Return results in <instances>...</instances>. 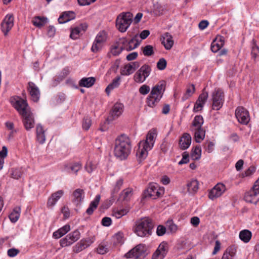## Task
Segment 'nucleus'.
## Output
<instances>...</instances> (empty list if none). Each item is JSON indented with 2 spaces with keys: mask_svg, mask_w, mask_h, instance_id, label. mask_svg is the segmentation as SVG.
Segmentation results:
<instances>
[{
  "mask_svg": "<svg viewBox=\"0 0 259 259\" xmlns=\"http://www.w3.org/2000/svg\"><path fill=\"white\" fill-rule=\"evenodd\" d=\"M226 190V188L225 185L222 183H218L210 190L208 197L210 199L213 200L221 196Z\"/></svg>",
  "mask_w": 259,
  "mask_h": 259,
  "instance_id": "obj_15",
  "label": "nucleus"
},
{
  "mask_svg": "<svg viewBox=\"0 0 259 259\" xmlns=\"http://www.w3.org/2000/svg\"><path fill=\"white\" fill-rule=\"evenodd\" d=\"M19 252L20 250L15 248L9 249L7 251L8 256L11 257L16 256Z\"/></svg>",
  "mask_w": 259,
  "mask_h": 259,
  "instance_id": "obj_56",
  "label": "nucleus"
},
{
  "mask_svg": "<svg viewBox=\"0 0 259 259\" xmlns=\"http://www.w3.org/2000/svg\"><path fill=\"white\" fill-rule=\"evenodd\" d=\"M40 97V92L38 89L33 85V102H37Z\"/></svg>",
  "mask_w": 259,
  "mask_h": 259,
  "instance_id": "obj_57",
  "label": "nucleus"
},
{
  "mask_svg": "<svg viewBox=\"0 0 259 259\" xmlns=\"http://www.w3.org/2000/svg\"><path fill=\"white\" fill-rule=\"evenodd\" d=\"M84 196L85 193L83 189H76L72 194V201L76 205H79L83 201Z\"/></svg>",
  "mask_w": 259,
  "mask_h": 259,
  "instance_id": "obj_18",
  "label": "nucleus"
},
{
  "mask_svg": "<svg viewBox=\"0 0 259 259\" xmlns=\"http://www.w3.org/2000/svg\"><path fill=\"white\" fill-rule=\"evenodd\" d=\"M166 232V228L162 225H159L157 228L156 233L159 236L163 235Z\"/></svg>",
  "mask_w": 259,
  "mask_h": 259,
  "instance_id": "obj_59",
  "label": "nucleus"
},
{
  "mask_svg": "<svg viewBox=\"0 0 259 259\" xmlns=\"http://www.w3.org/2000/svg\"><path fill=\"white\" fill-rule=\"evenodd\" d=\"M150 87L144 84L142 85L139 90V93L143 95H147L150 92Z\"/></svg>",
  "mask_w": 259,
  "mask_h": 259,
  "instance_id": "obj_55",
  "label": "nucleus"
},
{
  "mask_svg": "<svg viewBox=\"0 0 259 259\" xmlns=\"http://www.w3.org/2000/svg\"><path fill=\"white\" fill-rule=\"evenodd\" d=\"M135 39L134 38H133L128 41L124 50L129 51L136 48L139 45V44L137 42L135 43Z\"/></svg>",
  "mask_w": 259,
  "mask_h": 259,
  "instance_id": "obj_46",
  "label": "nucleus"
},
{
  "mask_svg": "<svg viewBox=\"0 0 259 259\" xmlns=\"http://www.w3.org/2000/svg\"><path fill=\"white\" fill-rule=\"evenodd\" d=\"M168 251V244L163 242L160 243L153 253L152 259H163Z\"/></svg>",
  "mask_w": 259,
  "mask_h": 259,
  "instance_id": "obj_16",
  "label": "nucleus"
},
{
  "mask_svg": "<svg viewBox=\"0 0 259 259\" xmlns=\"http://www.w3.org/2000/svg\"><path fill=\"white\" fill-rule=\"evenodd\" d=\"M201 148L199 146H196L192 149L191 157L193 160H198L201 157Z\"/></svg>",
  "mask_w": 259,
  "mask_h": 259,
  "instance_id": "obj_41",
  "label": "nucleus"
},
{
  "mask_svg": "<svg viewBox=\"0 0 259 259\" xmlns=\"http://www.w3.org/2000/svg\"><path fill=\"white\" fill-rule=\"evenodd\" d=\"M214 144L212 142L207 141L205 143L204 149L208 153H211L214 149Z\"/></svg>",
  "mask_w": 259,
  "mask_h": 259,
  "instance_id": "obj_51",
  "label": "nucleus"
},
{
  "mask_svg": "<svg viewBox=\"0 0 259 259\" xmlns=\"http://www.w3.org/2000/svg\"><path fill=\"white\" fill-rule=\"evenodd\" d=\"M235 116L238 122L243 124H247L250 120L248 111L242 106H239L236 109Z\"/></svg>",
  "mask_w": 259,
  "mask_h": 259,
  "instance_id": "obj_14",
  "label": "nucleus"
},
{
  "mask_svg": "<svg viewBox=\"0 0 259 259\" xmlns=\"http://www.w3.org/2000/svg\"><path fill=\"white\" fill-rule=\"evenodd\" d=\"M147 254L148 252H147L146 246L144 244H140L125 254L124 256L127 258L144 259Z\"/></svg>",
  "mask_w": 259,
  "mask_h": 259,
  "instance_id": "obj_8",
  "label": "nucleus"
},
{
  "mask_svg": "<svg viewBox=\"0 0 259 259\" xmlns=\"http://www.w3.org/2000/svg\"><path fill=\"white\" fill-rule=\"evenodd\" d=\"M163 11V8L162 6H161L158 3H156L154 4L153 6V13L156 15H160L162 14Z\"/></svg>",
  "mask_w": 259,
  "mask_h": 259,
  "instance_id": "obj_48",
  "label": "nucleus"
},
{
  "mask_svg": "<svg viewBox=\"0 0 259 259\" xmlns=\"http://www.w3.org/2000/svg\"><path fill=\"white\" fill-rule=\"evenodd\" d=\"M166 61L164 58H161L157 63V67L158 69L162 70L164 69L166 67Z\"/></svg>",
  "mask_w": 259,
  "mask_h": 259,
  "instance_id": "obj_52",
  "label": "nucleus"
},
{
  "mask_svg": "<svg viewBox=\"0 0 259 259\" xmlns=\"http://www.w3.org/2000/svg\"><path fill=\"white\" fill-rule=\"evenodd\" d=\"M156 137V130L152 129L147 134L146 139L139 142L136 153L139 162H141L147 157L148 151L153 147Z\"/></svg>",
  "mask_w": 259,
  "mask_h": 259,
  "instance_id": "obj_2",
  "label": "nucleus"
},
{
  "mask_svg": "<svg viewBox=\"0 0 259 259\" xmlns=\"http://www.w3.org/2000/svg\"><path fill=\"white\" fill-rule=\"evenodd\" d=\"M73 243H74L70 240L68 235H66L64 238L60 240V244L62 247L70 246Z\"/></svg>",
  "mask_w": 259,
  "mask_h": 259,
  "instance_id": "obj_44",
  "label": "nucleus"
},
{
  "mask_svg": "<svg viewBox=\"0 0 259 259\" xmlns=\"http://www.w3.org/2000/svg\"><path fill=\"white\" fill-rule=\"evenodd\" d=\"M107 39L106 33L104 31L99 32L91 48V51L94 53H97L102 48Z\"/></svg>",
  "mask_w": 259,
  "mask_h": 259,
  "instance_id": "obj_12",
  "label": "nucleus"
},
{
  "mask_svg": "<svg viewBox=\"0 0 259 259\" xmlns=\"http://www.w3.org/2000/svg\"><path fill=\"white\" fill-rule=\"evenodd\" d=\"M164 190L163 188H161L156 183H150L148 188L145 192V197H149L156 199L162 196Z\"/></svg>",
  "mask_w": 259,
  "mask_h": 259,
  "instance_id": "obj_11",
  "label": "nucleus"
},
{
  "mask_svg": "<svg viewBox=\"0 0 259 259\" xmlns=\"http://www.w3.org/2000/svg\"><path fill=\"white\" fill-rule=\"evenodd\" d=\"M162 44L166 50H170L174 45L172 36L169 33H165L162 37Z\"/></svg>",
  "mask_w": 259,
  "mask_h": 259,
  "instance_id": "obj_25",
  "label": "nucleus"
},
{
  "mask_svg": "<svg viewBox=\"0 0 259 259\" xmlns=\"http://www.w3.org/2000/svg\"><path fill=\"white\" fill-rule=\"evenodd\" d=\"M166 226L167 230L171 233H176L178 230V226L174 223L171 220H168L166 223Z\"/></svg>",
  "mask_w": 259,
  "mask_h": 259,
  "instance_id": "obj_42",
  "label": "nucleus"
},
{
  "mask_svg": "<svg viewBox=\"0 0 259 259\" xmlns=\"http://www.w3.org/2000/svg\"><path fill=\"white\" fill-rule=\"evenodd\" d=\"M20 208L19 207H15L13 211L10 214L9 218L13 223L16 222L20 217Z\"/></svg>",
  "mask_w": 259,
  "mask_h": 259,
  "instance_id": "obj_40",
  "label": "nucleus"
},
{
  "mask_svg": "<svg viewBox=\"0 0 259 259\" xmlns=\"http://www.w3.org/2000/svg\"><path fill=\"white\" fill-rule=\"evenodd\" d=\"M10 102L14 108L22 116L25 128L30 131L32 128V114L26 100L19 96L11 98Z\"/></svg>",
  "mask_w": 259,
  "mask_h": 259,
  "instance_id": "obj_1",
  "label": "nucleus"
},
{
  "mask_svg": "<svg viewBox=\"0 0 259 259\" xmlns=\"http://www.w3.org/2000/svg\"><path fill=\"white\" fill-rule=\"evenodd\" d=\"M45 130L42 126L39 124L36 127V141L39 144H43L46 141Z\"/></svg>",
  "mask_w": 259,
  "mask_h": 259,
  "instance_id": "obj_24",
  "label": "nucleus"
},
{
  "mask_svg": "<svg viewBox=\"0 0 259 259\" xmlns=\"http://www.w3.org/2000/svg\"><path fill=\"white\" fill-rule=\"evenodd\" d=\"M255 169L256 168L254 166H250L244 172L242 173V177H249L252 175L255 172Z\"/></svg>",
  "mask_w": 259,
  "mask_h": 259,
  "instance_id": "obj_54",
  "label": "nucleus"
},
{
  "mask_svg": "<svg viewBox=\"0 0 259 259\" xmlns=\"http://www.w3.org/2000/svg\"><path fill=\"white\" fill-rule=\"evenodd\" d=\"M80 33V27H76L72 28L71 30V33L70 37L73 39H76L79 37Z\"/></svg>",
  "mask_w": 259,
  "mask_h": 259,
  "instance_id": "obj_47",
  "label": "nucleus"
},
{
  "mask_svg": "<svg viewBox=\"0 0 259 259\" xmlns=\"http://www.w3.org/2000/svg\"><path fill=\"white\" fill-rule=\"evenodd\" d=\"M75 17V15L74 12L72 11L64 12L58 18V22L59 23H65L67 22Z\"/></svg>",
  "mask_w": 259,
  "mask_h": 259,
  "instance_id": "obj_26",
  "label": "nucleus"
},
{
  "mask_svg": "<svg viewBox=\"0 0 259 259\" xmlns=\"http://www.w3.org/2000/svg\"><path fill=\"white\" fill-rule=\"evenodd\" d=\"M128 207L124 208H114L112 209V215L116 219H120L122 217L126 215L129 211Z\"/></svg>",
  "mask_w": 259,
  "mask_h": 259,
  "instance_id": "obj_28",
  "label": "nucleus"
},
{
  "mask_svg": "<svg viewBox=\"0 0 259 259\" xmlns=\"http://www.w3.org/2000/svg\"><path fill=\"white\" fill-rule=\"evenodd\" d=\"M195 92V87L193 84H191L189 85L186 91V93L185 94L186 98H188L189 97L191 96Z\"/></svg>",
  "mask_w": 259,
  "mask_h": 259,
  "instance_id": "obj_58",
  "label": "nucleus"
},
{
  "mask_svg": "<svg viewBox=\"0 0 259 259\" xmlns=\"http://www.w3.org/2000/svg\"><path fill=\"white\" fill-rule=\"evenodd\" d=\"M93 242L90 238L81 239L79 242L76 243L73 247V251L75 253H78L85 249Z\"/></svg>",
  "mask_w": 259,
  "mask_h": 259,
  "instance_id": "obj_19",
  "label": "nucleus"
},
{
  "mask_svg": "<svg viewBox=\"0 0 259 259\" xmlns=\"http://www.w3.org/2000/svg\"><path fill=\"white\" fill-rule=\"evenodd\" d=\"M92 124V120L90 117H85L82 122V127L84 130H88Z\"/></svg>",
  "mask_w": 259,
  "mask_h": 259,
  "instance_id": "obj_49",
  "label": "nucleus"
},
{
  "mask_svg": "<svg viewBox=\"0 0 259 259\" xmlns=\"http://www.w3.org/2000/svg\"><path fill=\"white\" fill-rule=\"evenodd\" d=\"M139 66L140 63L137 61L131 62L124 66L121 71V74L122 75H129L134 73Z\"/></svg>",
  "mask_w": 259,
  "mask_h": 259,
  "instance_id": "obj_21",
  "label": "nucleus"
},
{
  "mask_svg": "<svg viewBox=\"0 0 259 259\" xmlns=\"http://www.w3.org/2000/svg\"><path fill=\"white\" fill-rule=\"evenodd\" d=\"M81 164L79 162H76L70 165L66 166V170L69 173L76 175L77 172L81 168Z\"/></svg>",
  "mask_w": 259,
  "mask_h": 259,
  "instance_id": "obj_36",
  "label": "nucleus"
},
{
  "mask_svg": "<svg viewBox=\"0 0 259 259\" xmlns=\"http://www.w3.org/2000/svg\"><path fill=\"white\" fill-rule=\"evenodd\" d=\"M131 145L129 138L125 135L118 137L114 144V155L120 160L126 159L131 152Z\"/></svg>",
  "mask_w": 259,
  "mask_h": 259,
  "instance_id": "obj_3",
  "label": "nucleus"
},
{
  "mask_svg": "<svg viewBox=\"0 0 259 259\" xmlns=\"http://www.w3.org/2000/svg\"><path fill=\"white\" fill-rule=\"evenodd\" d=\"M191 143V137L187 133H185L179 141L181 149L185 150L189 147Z\"/></svg>",
  "mask_w": 259,
  "mask_h": 259,
  "instance_id": "obj_23",
  "label": "nucleus"
},
{
  "mask_svg": "<svg viewBox=\"0 0 259 259\" xmlns=\"http://www.w3.org/2000/svg\"><path fill=\"white\" fill-rule=\"evenodd\" d=\"M153 227L151 219L145 217L136 221L134 231L139 237H148L151 234Z\"/></svg>",
  "mask_w": 259,
  "mask_h": 259,
  "instance_id": "obj_4",
  "label": "nucleus"
},
{
  "mask_svg": "<svg viewBox=\"0 0 259 259\" xmlns=\"http://www.w3.org/2000/svg\"><path fill=\"white\" fill-rule=\"evenodd\" d=\"M252 236L251 232L248 230H243L240 232L239 238L244 242H248Z\"/></svg>",
  "mask_w": 259,
  "mask_h": 259,
  "instance_id": "obj_37",
  "label": "nucleus"
},
{
  "mask_svg": "<svg viewBox=\"0 0 259 259\" xmlns=\"http://www.w3.org/2000/svg\"><path fill=\"white\" fill-rule=\"evenodd\" d=\"M14 25V17L12 14H8L1 24V28L5 35H7L9 31Z\"/></svg>",
  "mask_w": 259,
  "mask_h": 259,
  "instance_id": "obj_17",
  "label": "nucleus"
},
{
  "mask_svg": "<svg viewBox=\"0 0 259 259\" xmlns=\"http://www.w3.org/2000/svg\"><path fill=\"white\" fill-rule=\"evenodd\" d=\"M67 235L73 243L77 241L80 237V233L78 230H75L73 232L68 234Z\"/></svg>",
  "mask_w": 259,
  "mask_h": 259,
  "instance_id": "obj_43",
  "label": "nucleus"
},
{
  "mask_svg": "<svg viewBox=\"0 0 259 259\" xmlns=\"http://www.w3.org/2000/svg\"><path fill=\"white\" fill-rule=\"evenodd\" d=\"M208 95L207 92H204L203 91V92L199 96L198 99L195 104L193 108V111L194 112H198L202 110L204 103L208 98Z\"/></svg>",
  "mask_w": 259,
  "mask_h": 259,
  "instance_id": "obj_20",
  "label": "nucleus"
},
{
  "mask_svg": "<svg viewBox=\"0 0 259 259\" xmlns=\"http://www.w3.org/2000/svg\"><path fill=\"white\" fill-rule=\"evenodd\" d=\"M96 166L91 161L87 162L85 168L88 172H91L95 169Z\"/></svg>",
  "mask_w": 259,
  "mask_h": 259,
  "instance_id": "obj_62",
  "label": "nucleus"
},
{
  "mask_svg": "<svg viewBox=\"0 0 259 259\" xmlns=\"http://www.w3.org/2000/svg\"><path fill=\"white\" fill-rule=\"evenodd\" d=\"M165 90V82L161 80L153 87L150 94L147 98V104L149 107H154L162 97Z\"/></svg>",
  "mask_w": 259,
  "mask_h": 259,
  "instance_id": "obj_5",
  "label": "nucleus"
},
{
  "mask_svg": "<svg viewBox=\"0 0 259 259\" xmlns=\"http://www.w3.org/2000/svg\"><path fill=\"white\" fill-rule=\"evenodd\" d=\"M142 51L145 56H150L154 54L153 47L151 45H147L142 48Z\"/></svg>",
  "mask_w": 259,
  "mask_h": 259,
  "instance_id": "obj_45",
  "label": "nucleus"
},
{
  "mask_svg": "<svg viewBox=\"0 0 259 259\" xmlns=\"http://www.w3.org/2000/svg\"><path fill=\"white\" fill-rule=\"evenodd\" d=\"M189 161V154L187 152H184L182 154V158L179 162V165L187 163Z\"/></svg>",
  "mask_w": 259,
  "mask_h": 259,
  "instance_id": "obj_53",
  "label": "nucleus"
},
{
  "mask_svg": "<svg viewBox=\"0 0 259 259\" xmlns=\"http://www.w3.org/2000/svg\"><path fill=\"white\" fill-rule=\"evenodd\" d=\"M151 71V67L148 65H143L134 74V81L140 83L144 82L150 75Z\"/></svg>",
  "mask_w": 259,
  "mask_h": 259,
  "instance_id": "obj_10",
  "label": "nucleus"
},
{
  "mask_svg": "<svg viewBox=\"0 0 259 259\" xmlns=\"http://www.w3.org/2000/svg\"><path fill=\"white\" fill-rule=\"evenodd\" d=\"M123 50V48L120 46H118L116 44H115L111 50V54L114 56H117L119 55L121 52Z\"/></svg>",
  "mask_w": 259,
  "mask_h": 259,
  "instance_id": "obj_50",
  "label": "nucleus"
},
{
  "mask_svg": "<svg viewBox=\"0 0 259 259\" xmlns=\"http://www.w3.org/2000/svg\"><path fill=\"white\" fill-rule=\"evenodd\" d=\"M187 191L191 194H194L197 192L199 188V183L196 180H192L187 184Z\"/></svg>",
  "mask_w": 259,
  "mask_h": 259,
  "instance_id": "obj_30",
  "label": "nucleus"
},
{
  "mask_svg": "<svg viewBox=\"0 0 259 259\" xmlns=\"http://www.w3.org/2000/svg\"><path fill=\"white\" fill-rule=\"evenodd\" d=\"M224 44V38L222 37H217L215 40H214L211 45V50L214 52L216 53L218 52L222 47H223Z\"/></svg>",
  "mask_w": 259,
  "mask_h": 259,
  "instance_id": "obj_27",
  "label": "nucleus"
},
{
  "mask_svg": "<svg viewBox=\"0 0 259 259\" xmlns=\"http://www.w3.org/2000/svg\"><path fill=\"white\" fill-rule=\"evenodd\" d=\"M133 196V190L131 188H127L123 190L120 194V198L125 201L130 200Z\"/></svg>",
  "mask_w": 259,
  "mask_h": 259,
  "instance_id": "obj_38",
  "label": "nucleus"
},
{
  "mask_svg": "<svg viewBox=\"0 0 259 259\" xmlns=\"http://www.w3.org/2000/svg\"><path fill=\"white\" fill-rule=\"evenodd\" d=\"M48 22V19L44 17L36 16L33 18V25L40 28Z\"/></svg>",
  "mask_w": 259,
  "mask_h": 259,
  "instance_id": "obj_39",
  "label": "nucleus"
},
{
  "mask_svg": "<svg viewBox=\"0 0 259 259\" xmlns=\"http://www.w3.org/2000/svg\"><path fill=\"white\" fill-rule=\"evenodd\" d=\"M100 198V195H97L95 199L91 202L89 208L86 210L87 214L91 215L93 213L94 211L97 208L99 204Z\"/></svg>",
  "mask_w": 259,
  "mask_h": 259,
  "instance_id": "obj_32",
  "label": "nucleus"
},
{
  "mask_svg": "<svg viewBox=\"0 0 259 259\" xmlns=\"http://www.w3.org/2000/svg\"><path fill=\"white\" fill-rule=\"evenodd\" d=\"M64 194V191L62 190H58L52 194L47 202L48 207L52 208Z\"/></svg>",
  "mask_w": 259,
  "mask_h": 259,
  "instance_id": "obj_22",
  "label": "nucleus"
},
{
  "mask_svg": "<svg viewBox=\"0 0 259 259\" xmlns=\"http://www.w3.org/2000/svg\"><path fill=\"white\" fill-rule=\"evenodd\" d=\"M236 253V250L234 247H229L225 251L222 259H233Z\"/></svg>",
  "mask_w": 259,
  "mask_h": 259,
  "instance_id": "obj_35",
  "label": "nucleus"
},
{
  "mask_svg": "<svg viewBox=\"0 0 259 259\" xmlns=\"http://www.w3.org/2000/svg\"><path fill=\"white\" fill-rule=\"evenodd\" d=\"M128 41L125 38H121L119 39L116 44L118 46H120V47H122V48H123V50H124L128 43Z\"/></svg>",
  "mask_w": 259,
  "mask_h": 259,
  "instance_id": "obj_61",
  "label": "nucleus"
},
{
  "mask_svg": "<svg viewBox=\"0 0 259 259\" xmlns=\"http://www.w3.org/2000/svg\"><path fill=\"white\" fill-rule=\"evenodd\" d=\"M112 220L109 217H104L102 220V224L104 226L109 227L111 225Z\"/></svg>",
  "mask_w": 259,
  "mask_h": 259,
  "instance_id": "obj_63",
  "label": "nucleus"
},
{
  "mask_svg": "<svg viewBox=\"0 0 259 259\" xmlns=\"http://www.w3.org/2000/svg\"><path fill=\"white\" fill-rule=\"evenodd\" d=\"M121 78L120 76H117L115 78L106 88L105 91L108 95H109L111 91L114 89L117 88L120 84Z\"/></svg>",
  "mask_w": 259,
  "mask_h": 259,
  "instance_id": "obj_31",
  "label": "nucleus"
},
{
  "mask_svg": "<svg viewBox=\"0 0 259 259\" xmlns=\"http://www.w3.org/2000/svg\"><path fill=\"white\" fill-rule=\"evenodd\" d=\"M256 194H259V177L258 179L255 182L251 190Z\"/></svg>",
  "mask_w": 259,
  "mask_h": 259,
  "instance_id": "obj_64",
  "label": "nucleus"
},
{
  "mask_svg": "<svg viewBox=\"0 0 259 259\" xmlns=\"http://www.w3.org/2000/svg\"><path fill=\"white\" fill-rule=\"evenodd\" d=\"M70 226L65 225L53 233V236L56 239H59L66 234L70 230Z\"/></svg>",
  "mask_w": 259,
  "mask_h": 259,
  "instance_id": "obj_29",
  "label": "nucleus"
},
{
  "mask_svg": "<svg viewBox=\"0 0 259 259\" xmlns=\"http://www.w3.org/2000/svg\"><path fill=\"white\" fill-rule=\"evenodd\" d=\"M95 78L93 77H83L79 82L80 87L90 88L93 85L95 82Z\"/></svg>",
  "mask_w": 259,
  "mask_h": 259,
  "instance_id": "obj_33",
  "label": "nucleus"
},
{
  "mask_svg": "<svg viewBox=\"0 0 259 259\" xmlns=\"http://www.w3.org/2000/svg\"><path fill=\"white\" fill-rule=\"evenodd\" d=\"M124 111V105L121 103L117 102L114 104L110 112V115L107 120L110 122L117 119L122 114Z\"/></svg>",
  "mask_w": 259,
  "mask_h": 259,
  "instance_id": "obj_13",
  "label": "nucleus"
},
{
  "mask_svg": "<svg viewBox=\"0 0 259 259\" xmlns=\"http://www.w3.org/2000/svg\"><path fill=\"white\" fill-rule=\"evenodd\" d=\"M204 120L202 116H196L192 123L190 130L194 135L195 141L200 143L202 141L205 135V131L202 127Z\"/></svg>",
  "mask_w": 259,
  "mask_h": 259,
  "instance_id": "obj_6",
  "label": "nucleus"
},
{
  "mask_svg": "<svg viewBox=\"0 0 259 259\" xmlns=\"http://www.w3.org/2000/svg\"><path fill=\"white\" fill-rule=\"evenodd\" d=\"M257 195V194L255 193L253 191L250 190L245 193L244 199L247 202L256 204L258 201V199L256 198Z\"/></svg>",
  "mask_w": 259,
  "mask_h": 259,
  "instance_id": "obj_34",
  "label": "nucleus"
},
{
  "mask_svg": "<svg viewBox=\"0 0 259 259\" xmlns=\"http://www.w3.org/2000/svg\"><path fill=\"white\" fill-rule=\"evenodd\" d=\"M211 98L212 109L220 110L222 107L224 102V92L220 89H215L212 93Z\"/></svg>",
  "mask_w": 259,
  "mask_h": 259,
  "instance_id": "obj_9",
  "label": "nucleus"
},
{
  "mask_svg": "<svg viewBox=\"0 0 259 259\" xmlns=\"http://www.w3.org/2000/svg\"><path fill=\"white\" fill-rule=\"evenodd\" d=\"M108 250L106 245L101 244L97 248V252L101 254H104L108 252Z\"/></svg>",
  "mask_w": 259,
  "mask_h": 259,
  "instance_id": "obj_60",
  "label": "nucleus"
},
{
  "mask_svg": "<svg viewBox=\"0 0 259 259\" xmlns=\"http://www.w3.org/2000/svg\"><path fill=\"white\" fill-rule=\"evenodd\" d=\"M133 15L130 12L122 13L116 18V26L121 32H125L133 21Z\"/></svg>",
  "mask_w": 259,
  "mask_h": 259,
  "instance_id": "obj_7",
  "label": "nucleus"
}]
</instances>
